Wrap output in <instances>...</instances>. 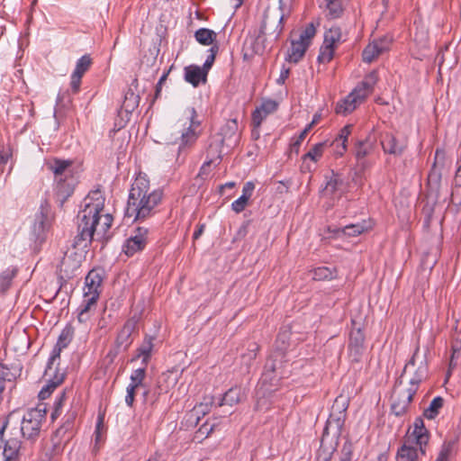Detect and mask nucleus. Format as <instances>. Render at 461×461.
I'll use <instances>...</instances> for the list:
<instances>
[{
	"label": "nucleus",
	"mask_w": 461,
	"mask_h": 461,
	"mask_svg": "<svg viewBox=\"0 0 461 461\" xmlns=\"http://www.w3.org/2000/svg\"><path fill=\"white\" fill-rule=\"evenodd\" d=\"M82 76L72 73L70 77V89L73 95H76L80 90Z\"/></svg>",
	"instance_id": "nucleus-57"
},
{
	"label": "nucleus",
	"mask_w": 461,
	"mask_h": 461,
	"mask_svg": "<svg viewBox=\"0 0 461 461\" xmlns=\"http://www.w3.org/2000/svg\"><path fill=\"white\" fill-rule=\"evenodd\" d=\"M378 56H380L379 50H377L375 45H373L372 43H369L364 49L362 53L363 61L366 63H371Z\"/></svg>",
	"instance_id": "nucleus-51"
},
{
	"label": "nucleus",
	"mask_w": 461,
	"mask_h": 461,
	"mask_svg": "<svg viewBox=\"0 0 461 461\" xmlns=\"http://www.w3.org/2000/svg\"><path fill=\"white\" fill-rule=\"evenodd\" d=\"M96 295H91L89 297L83 296V302L78 308L77 321L80 323H85L90 319V312L97 303Z\"/></svg>",
	"instance_id": "nucleus-26"
},
{
	"label": "nucleus",
	"mask_w": 461,
	"mask_h": 461,
	"mask_svg": "<svg viewBox=\"0 0 461 461\" xmlns=\"http://www.w3.org/2000/svg\"><path fill=\"white\" fill-rule=\"evenodd\" d=\"M351 130H352V125H346L344 126L342 129H340L337 138L339 139V140H341L340 142L343 144V141H348V136L350 135L351 133Z\"/></svg>",
	"instance_id": "nucleus-63"
},
{
	"label": "nucleus",
	"mask_w": 461,
	"mask_h": 461,
	"mask_svg": "<svg viewBox=\"0 0 461 461\" xmlns=\"http://www.w3.org/2000/svg\"><path fill=\"white\" fill-rule=\"evenodd\" d=\"M249 200L245 195H240L238 199L232 202L231 209L236 212L240 213L243 212L248 205Z\"/></svg>",
	"instance_id": "nucleus-56"
},
{
	"label": "nucleus",
	"mask_w": 461,
	"mask_h": 461,
	"mask_svg": "<svg viewBox=\"0 0 461 461\" xmlns=\"http://www.w3.org/2000/svg\"><path fill=\"white\" fill-rule=\"evenodd\" d=\"M215 136L221 140V142L225 143L226 147H235L239 143L240 137L237 119L228 120Z\"/></svg>",
	"instance_id": "nucleus-15"
},
{
	"label": "nucleus",
	"mask_w": 461,
	"mask_h": 461,
	"mask_svg": "<svg viewBox=\"0 0 461 461\" xmlns=\"http://www.w3.org/2000/svg\"><path fill=\"white\" fill-rule=\"evenodd\" d=\"M395 461H420L417 447L403 444L397 450Z\"/></svg>",
	"instance_id": "nucleus-29"
},
{
	"label": "nucleus",
	"mask_w": 461,
	"mask_h": 461,
	"mask_svg": "<svg viewBox=\"0 0 461 461\" xmlns=\"http://www.w3.org/2000/svg\"><path fill=\"white\" fill-rule=\"evenodd\" d=\"M334 50L335 47L323 43L320 49V53L317 58L318 61L321 63H329L334 56Z\"/></svg>",
	"instance_id": "nucleus-48"
},
{
	"label": "nucleus",
	"mask_w": 461,
	"mask_h": 461,
	"mask_svg": "<svg viewBox=\"0 0 461 461\" xmlns=\"http://www.w3.org/2000/svg\"><path fill=\"white\" fill-rule=\"evenodd\" d=\"M149 182L146 177L135 178L129 193L125 217L144 221L156 213V208L162 201L163 191L156 189L149 193Z\"/></svg>",
	"instance_id": "nucleus-2"
},
{
	"label": "nucleus",
	"mask_w": 461,
	"mask_h": 461,
	"mask_svg": "<svg viewBox=\"0 0 461 461\" xmlns=\"http://www.w3.org/2000/svg\"><path fill=\"white\" fill-rule=\"evenodd\" d=\"M55 199L59 206L70 197L75 190L77 180L73 175H66L65 177L55 179Z\"/></svg>",
	"instance_id": "nucleus-16"
},
{
	"label": "nucleus",
	"mask_w": 461,
	"mask_h": 461,
	"mask_svg": "<svg viewBox=\"0 0 461 461\" xmlns=\"http://www.w3.org/2000/svg\"><path fill=\"white\" fill-rule=\"evenodd\" d=\"M258 349H259V346L257 343H255V342L250 343L249 345V348H248L249 352L247 354H243L242 358L245 361L248 360L249 362H250L251 360L256 358Z\"/></svg>",
	"instance_id": "nucleus-58"
},
{
	"label": "nucleus",
	"mask_w": 461,
	"mask_h": 461,
	"mask_svg": "<svg viewBox=\"0 0 461 461\" xmlns=\"http://www.w3.org/2000/svg\"><path fill=\"white\" fill-rule=\"evenodd\" d=\"M284 14H274L269 11L264 14V19L260 26L259 33L264 36H273L277 39L284 29Z\"/></svg>",
	"instance_id": "nucleus-12"
},
{
	"label": "nucleus",
	"mask_w": 461,
	"mask_h": 461,
	"mask_svg": "<svg viewBox=\"0 0 461 461\" xmlns=\"http://www.w3.org/2000/svg\"><path fill=\"white\" fill-rule=\"evenodd\" d=\"M316 33L315 27L312 23L308 24L304 30H303L298 39H294L291 41V47L288 50L286 60L292 63L299 62L304 56L305 51L310 46L311 40Z\"/></svg>",
	"instance_id": "nucleus-7"
},
{
	"label": "nucleus",
	"mask_w": 461,
	"mask_h": 461,
	"mask_svg": "<svg viewBox=\"0 0 461 461\" xmlns=\"http://www.w3.org/2000/svg\"><path fill=\"white\" fill-rule=\"evenodd\" d=\"M207 74L196 65L185 68V80L193 86H198L201 81H205Z\"/></svg>",
	"instance_id": "nucleus-25"
},
{
	"label": "nucleus",
	"mask_w": 461,
	"mask_h": 461,
	"mask_svg": "<svg viewBox=\"0 0 461 461\" xmlns=\"http://www.w3.org/2000/svg\"><path fill=\"white\" fill-rule=\"evenodd\" d=\"M348 404V400L342 395H339L335 399L331 406L329 419L323 429V437L328 436L330 431H331L332 435L336 438H339L341 435L347 417Z\"/></svg>",
	"instance_id": "nucleus-6"
},
{
	"label": "nucleus",
	"mask_w": 461,
	"mask_h": 461,
	"mask_svg": "<svg viewBox=\"0 0 461 461\" xmlns=\"http://www.w3.org/2000/svg\"><path fill=\"white\" fill-rule=\"evenodd\" d=\"M377 81L378 74L375 70H373L364 77V79L358 84V86L364 90H366V92L372 94Z\"/></svg>",
	"instance_id": "nucleus-43"
},
{
	"label": "nucleus",
	"mask_w": 461,
	"mask_h": 461,
	"mask_svg": "<svg viewBox=\"0 0 461 461\" xmlns=\"http://www.w3.org/2000/svg\"><path fill=\"white\" fill-rule=\"evenodd\" d=\"M444 405V399L441 396L435 397L423 411V416L428 420H434L438 414L439 411Z\"/></svg>",
	"instance_id": "nucleus-36"
},
{
	"label": "nucleus",
	"mask_w": 461,
	"mask_h": 461,
	"mask_svg": "<svg viewBox=\"0 0 461 461\" xmlns=\"http://www.w3.org/2000/svg\"><path fill=\"white\" fill-rule=\"evenodd\" d=\"M139 317L134 315L128 319L117 334L115 345L118 350L126 351L131 345L132 334L138 328Z\"/></svg>",
	"instance_id": "nucleus-13"
},
{
	"label": "nucleus",
	"mask_w": 461,
	"mask_h": 461,
	"mask_svg": "<svg viewBox=\"0 0 461 461\" xmlns=\"http://www.w3.org/2000/svg\"><path fill=\"white\" fill-rule=\"evenodd\" d=\"M340 141L341 140L336 137L331 145L334 147L335 153L341 157L347 151L348 141H343V144Z\"/></svg>",
	"instance_id": "nucleus-59"
},
{
	"label": "nucleus",
	"mask_w": 461,
	"mask_h": 461,
	"mask_svg": "<svg viewBox=\"0 0 461 461\" xmlns=\"http://www.w3.org/2000/svg\"><path fill=\"white\" fill-rule=\"evenodd\" d=\"M366 230V228L361 223L347 225L342 229L335 227L332 228L330 226L328 227V231L335 236L342 234L345 236L356 237L362 234Z\"/></svg>",
	"instance_id": "nucleus-28"
},
{
	"label": "nucleus",
	"mask_w": 461,
	"mask_h": 461,
	"mask_svg": "<svg viewBox=\"0 0 461 461\" xmlns=\"http://www.w3.org/2000/svg\"><path fill=\"white\" fill-rule=\"evenodd\" d=\"M326 145V142H319L313 145L310 150L303 156V162H305L307 159H310L313 162L319 161L323 155L324 148Z\"/></svg>",
	"instance_id": "nucleus-38"
},
{
	"label": "nucleus",
	"mask_w": 461,
	"mask_h": 461,
	"mask_svg": "<svg viewBox=\"0 0 461 461\" xmlns=\"http://www.w3.org/2000/svg\"><path fill=\"white\" fill-rule=\"evenodd\" d=\"M46 420V407L38 404L30 409L23 417L21 433L28 440L35 441L41 433L42 422Z\"/></svg>",
	"instance_id": "nucleus-5"
},
{
	"label": "nucleus",
	"mask_w": 461,
	"mask_h": 461,
	"mask_svg": "<svg viewBox=\"0 0 461 461\" xmlns=\"http://www.w3.org/2000/svg\"><path fill=\"white\" fill-rule=\"evenodd\" d=\"M74 334L75 329L71 324H67L65 328L61 330L47 364V375H51L52 366L54 365L57 359H59L61 351L70 344L74 338Z\"/></svg>",
	"instance_id": "nucleus-10"
},
{
	"label": "nucleus",
	"mask_w": 461,
	"mask_h": 461,
	"mask_svg": "<svg viewBox=\"0 0 461 461\" xmlns=\"http://www.w3.org/2000/svg\"><path fill=\"white\" fill-rule=\"evenodd\" d=\"M48 228V210L45 206L41 205L35 213L34 221L32 226V236L34 240L40 242L44 240Z\"/></svg>",
	"instance_id": "nucleus-19"
},
{
	"label": "nucleus",
	"mask_w": 461,
	"mask_h": 461,
	"mask_svg": "<svg viewBox=\"0 0 461 461\" xmlns=\"http://www.w3.org/2000/svg\"><path fill=\"white\" fill-rule=\"evenodd\" d=\"M255 189V184L251 181L246 182L242 187V194L249 200Z\"/></svg>",
	"instance_id": "nucleus-64"
},
{
	"label": "nucleus",
	"mask_w": 461,
	"mask_h": 461,
	"mask_svg": "<svg viewBox=\"0 0 461 461\" xmlns=\"http://www.w3.org/2000/svg\"><path fill=\"white\" fill-rule=\"evenodd\" d=\"M221 140L218 139L215 135L211 138L210 144L207 149V156L213 161V158H221L222 148L225 146V143L221 142Z\"/></svg>",
	"instance_id": "nucleus-37"
},
{
	"label": "nucleus",
	"mask_w": 461,
	"mask_h": 461,
	"mask_svg": "<svg viewBox=\"0 0 461 461\" xmlns=\"http://www.w3.org/2000/svg\"><path fill=\"white\" fill-rule=\"evenodd\" d=\"M104 206V197L100 190H95L85 198L84 208L77 214V234L75 236L72 247L76 249L86 250L91 244L94 235L100 239L105 237L112 226L113 217L101 212Z\"/></svg>",
	"instance_id": "nucleus-1"
},
{
	"label": "nucleus",
	"mask_w": 461,
	"mask_h": 461,
	"mask_svg": "<svg viewBox=\"0 0 461 461\" xmlns=\"http://www.w3.org/2000/svg\"><path fill=\"white\" fill-rule=\"evenodd\" d=\"M382 149L384 153H388L396 157L402 156L406 146L400 143L397 138L390 132L383 134L381 139Z\"/></svg>",
	"instance_id": "nucleus-23"
},
{
	"label": "nucleus",
	"mask_w": 461,
	"mask_h": 461,
	"mask_svg": "<svg viewBox=\"0 0 461 461\" xmlns=\"http://www.w3.org/2000/svg\"><path fill=\"white\" fill-rule=\"evenodd\" d=\"M355 97L356 101L358 104H361L370 94L366 92L363 88H361L358 85L352 90L350 93Z\"/></svg>",
	"instance_id": "nucleus-60"
},
{
	"label": "nucleus",
	"mask_w": 461,
	"mask_h": 461,
	"mask_svg": "<svg viewBox=\"0 0 461 461\" xmlns=\"http://www.w3.org/2000/svg\"><path fill=\"white\" fill-rule=\"evenodd\" d=\"M354 447L350 440H346L341 448L340 461H352Z\"/></svg>",
	"instance_id": "nucleus-55"
},
{
	"label": "nucleus",
	"mask_w": 461,
	"mask_h": 461,
	"mask_svg": "<svg viewBox=\"0 0 461 461\" xmlns=\"http://www.w3.org/2000/svg\"><path fill=\"white\" fill-rule=\"evenodd\" d=\"M15 375L6 366L0 364V402H2V393L5 389L6 382H14Z\"/></svg>",
	"instance_id": "nucleus-39"
},
{
	"label": "nucleus",
	"mask_w": 461,
	"mask_h": 461,
	"mask_svg": "<svg viewBox=\"0 0 461 461\" xmlns=\"http://www.w3.org/2000/svg\"><path fill=\"white\" fill-rule=\"evenodd\" d=\"M333 277V271L326 267H317L313 271V278L316 280L332 279Z\"/></svg>",
	"instance_id": "nucleus-52"
},
{
	"label": "nucleus",
	"mask_w": 461,
	"mask_h": 461,
	"mask_svg": "<svg viewBox=\"0 0 461 461\" xmlns=\"http://www.w3.org/2000/svg\"><path fill=\"white\" fill-rule=\"evenodd\" d=\"M419 353L420 347L417 346L412 357L406 363L402 374V375H403L408 371L413 370V375L409 383L410 386L407 389L394 392L391 411L397 417H402L407 413L411 402L419 389L420 384L428 377L429 367L426 356L420 358Z\"/></svg>",
	"instance_id": "nucleus-3"
},
{
	"label": "nucleus",
	"mask_w": 461,
	"mask_h": 461,
	"mask_svg": "<svg viewBox=\"0 0 461 461\" xmlns=\"http://www.w3.org/2000/svg\"><path fill=\"white\" fill-rule=\"evenodd\" d=\"M92 63L93 60L91 56L89 54H85L77 59L73 72L83 77L90 68Z\"/></svg>",
	"instance_id": "nucleus-44"
},
{
	"label": "nucleus",
	"mask_w": 461,
	"mask_h": 461,
	"mask_svg": "<svg viewBox=\"0 0 461 461\" xmlns=\"http://www.w3.org/2000/svg\"><path fill=\"white\" fill-rule=\"evenodd\" d=\"M411 437L414 438V442L419 446L420 454L424 456L426 454V446L429 439V432L426 429L422 418L417 417L415 419Z\"/></svg>",
	"instance_id": "nucleus-22"
},
{
	"label": "nucleus",
	"mask_w": 461,
	"mask_h": 461,
	"mask_svg": "<svg viewBox=\"0 0 461 461\" xmlns=\"http://www.w3.org/2000/svg\"><path fill=\"white\" fill-rule=\"evenodd\" d=\"M67 399L66 390H63L57 397L53 404V411L51 412V419L55 420L61 414L62 406Z\"/></svg>",
	"instance_id": "nucleus-49"
},
{
	"label": "nucleus",
	"mask_w": 461,
	"mask_h": 461,
	"mask_svg": "<svg viewBox=\"0 0 461 461\" xmlns=\"http://www.w3.org/2000/svg\"><path fill=\"white\" fill-rule=\"evenodd\" d=\"M441 174L433 168L429 176H428V184L429 185L430 191L436 192V202L439 199V189L441 188L440 185Z\"/></svg>",
	"instance_id": "nucleus-41"
},
{
	"label": "nucleus",
	"mask_w": 461,
	"mask_h": 461,
	"mask_svg": "<svg viewBox=\"0 0 461 461\" xmlns=\"http://www.w3.org/2000/svg\"><path fill=\"white\" fill-rule=\"evenodd\" d=\"M241 388L233 386L230 388L221 397L219 406L229 405L233 406L241 401Z\"/></svg>",
	"instance_id": "nucleus-33"
},
{
	"label": "nucleus",
	"mask_w": 461,
	"mask_h": 461,
	"mask_svg": "<svg viewBox=\"0 0 461 461\" xmlns=\"http://www.w3.org/2000/svg\"><path fill=\"white\" fill-rule=\"evenodd\" d=\"M80 267L79 261L74 260L71 255H65L60 262V273L62 277L70 278Z\"/></svg>",
	"instance_id": "nucleus-30"
},
{
	"label": "nucleus",
	"mask_w": 461,
	"mask_h": 461,
	"mask_svg": "<svg viewBox=\"0 0 461 461\" xmlns=\"http://www.w3.org/2000/svg\"><path fill=\"white\" fill-rule=\"evenodd\" d=\"M139 95H135L131 89H129L124 95L122 108L126 113H131L139 105Z\"/></svg>",
	"instance_id": "nucleus-40"
},
{
	"label": "nucleus",
	"mask_w": 461,
	"mask_h": 461,
	"mask_svg": "<svg viewBox=\"0 0 461 461\" xmlns=\"http://www.w3.org/2000/svg\"><path fill=\"white\" fill-rule=\"evenodd\" d=\"M283 348L280 351L276 352L274 356H271L265 364L264 371L261 375V382L264 384H269L272 386H276L277 382L281 378V372L279 371L282 366V361L277 360V357H283Z\"/></svg>",
	"instance_id": "nucleus-11"
},
{
	"label": "nucleus",
	"mask_w": 461,
	"mask_h": 461,
	"mask_svg": "<svg viewBox=\"0 0 461 461\" xmlns=\"http://www.w3.org/2000/svg\"><path fill=\"white\" fill-rule=\"evenodd\" d=\"M459 188L460 187L456 185V187L451 191L448 202V204H452L456 207V212H458L461 208V190Z\"/></svg>",
	"instance_id": "nucleus-54"
},
{
	"label": "nucleus",
	"mask_w": 461,
	"mask_h": 461,
	"mask_svg": "<svg viewBox=\"0 0 461 461\" xmlns=\"http://www.w3.org/2000/svg\"><path fill=\"white\" fill-rule=\"evenodd\" d=\"M194 38L201 45L209 46L215 42L217 33L207 28H200L194 32Z\"/></svg>",
	"instance_id": "nucleus-35"
},
{
	"label": "nucleus",
	"mask_w": 461,
	"mask_h": 461,
	"mask_svg": "<svg viewBox=\"0 0 461 461\" xmlns=\"http://www.w3.org/2000/svg\"><path fill=\"white\" fill-rule=\"evenodd\" d=\"M146 377V369L145 367L137 368L132 371L131 375V382L129 385L134 386V387H142L144 379Z\"/></svg>",
	"instance_id": "nucleus-47"
},
{
	"label": "nucleus",
	"mask_w": 461,
	"mask_h": 461,
	"mask_svg": "<svg viewBox=\"0 0 461 461\" xmlns=\"http://www.w3.org/2000/svg\"><path fill=\"white\" fill-rule=\"evenodd\" d=\"M341 31L339 27H331L324 34L323 43L332 47H336V44L341 41Z\"/></svg>",
	"instance_id": "nucleus-42"
},
{
	"label": "nucleus",
	"mask_w": 461,
	"mask_h": 461,
	"mask_svg": "<svg viewBox=\"0 0 461 461\" xmlns=\"http://www.w3.org/2000/svg\"><path fill=\"white\" fill-rule=\"evenodd\" d=\"M137 389V387L129 384L126 388L125 403L131 408L133 406Z\"/></svg>",
	"instance_id": "nucleus-61"
},
{
	"label": "nucleus",
	"mask_w": 461,
	"mask_h": 461,
	"mask_svg": "<svg viewBox=\"0 0 461 461\" xmlns=\"http://www.w3.org/2000/svg\"><path fill=\"white\" fill-rule=\"evenodd\" d=\"M149 229L138 227L133 234L127 239L124 245V252L127 256H133L135 253L144 249L148 243Z\"/></svg>",
	"instance_id": "nucleus-14"
},
{
	"label": "nucleus",
	"mask_w": 461,
	"mask_h": 461,
	"mask_svg": "<svg viewBox=\"0 0 461 461\" xmlns=\"http://www.w3.org/2000/svg\"><path fill=\"white\" fill-rule=\"evenodd\" d=\"M75 419V414L72 413L67 420V421L61 426L59 427L57 430H56V433L57 435H61V434H64L69 430L72 429L73 428V420Z\"/></svg>",
	"instance_id": "nucleus-62"
},
{
	"label": "nucleus",
	"mask_w": 461,
	"mask_h": 461,
	"mask_svg": "<svg viewBox=\"0 0 461 461\" xmlns=\"http://www.w3.org/2000/svg\"><path fill=\"white\" fill-rule=\"evenodd\" d=\"M17 268L11 267L0 273V293L5 294L13 284L14 278L17 275Z\"/></svg>",
	"instance_id": "nucleus-34"
},
{
	"label": "nucleus",
	"mask_w": 461,
	"mask_h": 461,
	"mask_svg": "<svg viewBox=\"0 0 461 461\" xmlns=\"http://www.w3.org/2000/svg\"><path fill=\"white\" fill-rule=\"evenodd\" d=\"M451 357L449 361V368L456 366V359L459 357L461 351V338L459 336L453 339L451 343Z\"/></svg>",
	"instance_id": "nucleus-46"
},
{
	"label": "nucleus",
	"mask_w": 461,
	"mask_h": 461,
	"mask_svg": "<svg viewBox=\"0 0 461 461\" xmlns=\"http://www.w3.org/2000/svg\"><path fill=\"white\" fill-rule=\"evenodd\" d=\"M348 184L344 180L342 176L339 173L331 171L330 176H326V183L321 193L324 196L331 197L336 194L339 193V196L348 188Z\"/></svg>",
	"instance_id": "nucleus-18"
},
{
	"label": "nucleus",
	"mask_w": 461,
	"mask_h": 461,
	"mask_svg": "<svg viewBox=\"0 0 461 461\" xmlns=\"http://www.w3.org/2000/svg\"><path fill=\"white\" fill-rule=\"evenodd\" d=\"M374 148L375 140H371L370 138L356 141L353 152L357 159V166L361 170H365L367 167V162L365 158L373 152Z\"/></svg>",
	"instance_id": "nucleus-21"
},
{
	"label": "nucleus",
	"mask_w": 461,
	"mask_h": 461,
	"mask_svg": "<svg viewBox=\"0 0 461 461\" xmlns=\"http://www.w3.org/2000/svg\"><path fill=\"white\" fill-rule=\"evenodd\" d=\"M72 166L71 160H63L55 158L50 167L52 170L55 179L65 177L66 175H72L69 167Z\"/></svg>",
	"instance_id": "nucleus-31"
},
{
	"label": "nucleus",
	"mask_w": 461,
	"mask_h": 461,
	"mask_svg": "<svg viewBox=\"0 0 461 461\" xmlns=\"http://www.w3.org/2000/svg\"><path fill=\"white\" fill-rule=\"evenodd\" d=\"M156 339L155 336L151 335H145L144 339L141 343V345L137 349V356L136 357H142V364L145 366L149 363L151 353L153 350V341Z\"/></svg>",
	"instance_id": "nucleus-27"
},
{
	"label": "nucleus",
	"mask_w": 461,
	"mask_h": 461,
	"mask_svg": "<svg viewBox=\"0 0 461 461\" xmlns=\"http://www.w3.org/2000/svg\"><path fill=\"white\" fill-rule=\"evenodd\" d=\"M8 422L9 420L7 418L0 428V448L3 447L5 461H19L22 442L17 438H5V431L8 426Z\"/></svg>",
	"instance_id": "nucleus-9"
},
{
	"label": "nucleus",
	"mask_w": 461,
	"mask_h": 461,
	"mask_svg": "<svg viewBox=\"0 0 461 461\" xmlns=\"http://www.w3.org/2000/svg\"><path fill=\"white\" fill-rule=\"evenodd\" d=\"M181 123L179 138L175 141L178 144L176 160H185V156L195 146L202 135L201 121L194 107L185 110L183 117L178 121Z\"/></svg>",
	"instance_id": "nucleus-4"
},
{
	"label": "nucleus",
	"mask_w": 461,
	"mask_h": 461,
	"mask_svg": "<svg viewBox=\"0 0 461 461\" xmlns=\"http://www.w3.org/2000/svg\"><path fill=\"white\" fill-rule=\"evenodd\" d=\"M372 44L375 45L376 50H379V54L381 55L384 52L389 50L392 44V38L390 36H384L378 40L374 41Z\"/></svg>",
	"instance_id": "nucleus-53"
},
{
	"label": "nucleus",
	"mask_w": 461,
	"mask_h": 461,
	"mask_svg": "<svg viewBox=\"0 0 461 461\" xmlns=\"http://www.w3.org/2000/svg\"><path fill=\"white\" fill-rule=\"evenodd\" d=\"M279 104L273 99H263L260 106L257 107L251 114L252 124L259 128L263 121L278 109Z\"/></svg>",
	"instance_id": "nucleus-20"
},
{
	"label": "nucleus",
	"mask_w": 461,
	"mask_h": 461,
	"mask_svg": "<svg viewBox=\"0 0 461 461\" xmlns=\"http://www.w3.org/2000/svg\"><path fill=\"white\" fill-rule=\"evenodd\" d=\"M353 95H348L344 99L337 103L335 112L338 114L346 115L353 112L358 105Z\"/></svg>",
	"instance_id": "nucleus-32"
},
{
	"label": "nucleus",
	"mask_w": 461,
	"mask_h": 461,
	"mask_svg": "<svg viewBox=\"0 0 461 461\" xmlns=\"http://www.w3.org/2000/svg\"><path fill=\"white\" fill-rule=\"evenodd\" d=\"M366 351L365 334L361 328H353L349 333L348 357L351 364L359 365Z\"/></svg>",
	"instance_id": "nucleus-8"
},
{
	"label": "nucleus",
	"mask_w": 461,
	"mask_h": 461,
	"mask_svg": "<svg viewBox=\"0 0 461 461\" xmlns=\"http://www.w3.org/2000/svg\"><path fill=\"white\" fill-rule=\"evenodd\" d=\"M456 444V441L454 439L445 440L435 461H448V458L452 455Z\"/></svg>",
	"instance_id": "nucleus-45"
},
{
	"label": "nucleus",
	"mask_w": 461,
	"mask_h": 461,
	"mask_svg": "<svg viewBox=\"0 0 461 461\" xmlns=\"http://www.w3.org/2000/svg\"><path fill=\"white\" fill-rule=\"evenodd\" d=\"M44 375L48 378V384L44 385L39 393L38 397L40 400H45L50 397L54 389L59 386L64 380V373H60L52 367L51 375Z\"/></svg>",
	"instance_id": "nucleus-24"
},
{
	"label": "nucleus",
	"mask_w": 461,
	"mask_h": 461,
	"mask_svg": "<svg viewBox=\"0 0 461 461\" xmlns=\"http://www.w3.org/2000/svg\"><path fill=\"white\" fill-rule=\"evenodd\" d=\"M327 2V9L329 16L332 19L341 15L343 9L341 4L338 0H325Z\"/></svg>",
	"instance_id": "nucleus-50"
},
{
	"label": "nucleus",
	"mask_w": 461,
	"mask_h": 461,
	"mask_svg": "<svg viewBox=\"0 0 461 461\" xmlns=\"http://www.w3.org/2000/svg\"><path fill=\"white\" fill-rule=\"evenodd\" d=\"M103 281V269H92L89 271L85 278L84 297H89L95 294L96 299H99L100 294L102 292Z\"/></svg>",
	"instance_id": "nucleus-17"
}]
</instances>
